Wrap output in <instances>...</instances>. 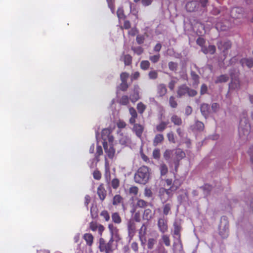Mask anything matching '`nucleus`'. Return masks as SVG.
<instances>
[{"mask_svg":"<svg viewBox=\"0 0 253 253\" xmlns=\"http://www.w3.org/2000/svg\"><path fill=\"white\" fill-rule=\"evenodd\" d=\"M157 225L159 231L163 234L168 231V221L164 216H162L158 218Z\"/></svg>","mask_w":253,"mask_h":253,"instance_id":"10","label":"nucleus"},{"mask_svg":"<svg viewBox=\"0 0 253 253\" xmlns=\"http://www.w3.org/2000/svg\"><path fill=\"white\" fill-rule=\"evenodd\" d=\"M216 50L215 46L213 45H209L208 47H202V51L206 54H213Z\"/></svg>","mask_w":253,"mask_h":253,"instance_id":"20","label":"nucleus"},{"mask_svg":"<svg viewBox=\"0 0 253 253\" xmlns=\"http://www.w3.org/2000/svg\"><path fill=\"white\" fill-rule=\"evenodd\" d=\"M84 239L88 246H91L92 245L93 241V237L91 234L86 233L84 234Z\"/></svg>","mask_w":253,"mask_h":253,"instance_id":"27","label":"nucleus"},{"mask_svg":"<svg viewBox=\"0 0 253 253\" xmlns=\"http://www.w3.org/2000/svg\"><path fill=\"white\" fill-rule=\"evenodd\" d=\"M112 220L114 224H119L122 222V218L119 214L117 212H113L112 214Z\"/></svg>","mask_w":253,"mask_h":253,"instance_id":"24","label":"nucleus"},{"mask_svg":"<svg viewBox=\"0 0 253 253\" xmlns=\"http://www.w3.org/2000/svg\"><path fill=\"white\" fill-rule=\"evenodd\" d=\"M105 177L106 179V181L107 183H110L111 180V173L110 169L108 170H105Z\"/></svg>","mask_w":253,"mask_h":253,"instance_id":"51","label":"nucleus"},{"mask_svg":"<svg viewBox=\"0 0 253 253\" xmlns=\"http://www.w3.org/2000/svg\"><path fill=\"white\" fill-rule=\"evenodd\" d=\"M197 43L200 46L202 47H206L205 46H204V44L205 42V40L202 38H199L197 41H196Z\"/></svg>","mask_w":253,"mask_h":253,"instance_id":"59","label":"nucleus"},{"mask_svg":"<svg viewBox=\"0 0 253 253\" xmlns=\"http://www.w3.org/2000/svg\"><path fill=\"white\" fill-rule=\"evenodd\" d=\"M147 204V202L141 199L138 200L137 203V206L140 208H144L146 207Z\"/></svg>","mask_w":253,"mask_h":253,"instance_id":"55","label":"nucleus"},{"mask_svg":"<svg viewBox=\"0 0 253 253\" xmlns=\"http://www.w3.org/2000/svg\"><path fill=\"white\" fill-rule=\"evenodd\" d=\"M153 1L154 0H141V2L143 6L146 7L150 5Z\"/></svg>","mask_w":253,"mask_h":253,"instance_id":"56","label":"nucleus"},{"mask_svg":"<svg viewBox=\"0 0 253 253\" xmlns=\"http://www.w3.org/2000/svg\"><path fill=\"white\" fill-rule=\"evenodd\" d=\"M129 112L131 117H137V112L134 108L130 107L129 109Z\"/></svg>","mask_w":253,"mask_h":253,"instance_id":"61","label":"nucleus"},{"mask_svg":"<svg viewBox=\"0 0 253 253\" xmlns=\"http://www.w3.org/2000/svg\"><path fill=\"white\" fill-rule=\"evenodd\" d=\"M132 129L133 132L135 133L136 135L138 137H141L143 131V127L142 126L139 124H135L134 125Z\"/></svg>","mask_w":253,"mask_h":253,"instance_id":"21","label":"nucleus"},{"mask_svg":"<svg viewBox=\"0 0 253 253\" xmlns=\"http://www.w3.org/2000/svg\"><path fill=\"white\" fill-rule=\"evenodd\" d=\"M108 229L112 238H114L118 237L119 230L114 223H109L108 225Z\"/></svg>","mask_w":253,"mask_h":253,"instance_id":"18","label":"nucleus"},{"mask_svg":"<svg viewBox=\"0 0 253 253\" xmlns=\"http://www.w3.org/2000/svg\"><path fill=\"white\" fill-rule=\"evenodd\" d=\"M106 156L110 159H112L114 156L115 150L113 147V142L106 143V142H102Z\"/></svg>","mask_w":253,"mask_h":253,"instance_id":"9","label":"nucleus"},{"mask_svg":"<svg viewBox=\"0 0 253 253\" xmlns=\"http://www.w3.org/2000/svg\"><path fill=\"white\" fill-rule=\"evenodd\" d=\"M171 121L175 125L180 126L182 124L181 119L175 115H173L171 117Z\"/></svg>","mask_w":253,"mask_h":253,"instance_id":"30","label":"nucleus"},{"mask_svg":"<svg viewBox=\"0 0 253 253\" xmlns=\"http://www.w3.org/2000/svg\"><path fill=\"white\" fill-rule=\"evenodd\" d=\"M149 77L151 79H155L157 78V73L155 71H151L149 73Z\"/></svg>","mask_w":253,"mask_h":253,"instance_id":"63","label":"nucleus"},{"mask_svg":"<svg viewBox=\"0 0 253 253\" xmlns=\"http://www.w3.org/2000/svg\"><path fill=\"white\" fill-rule=\"evenodd\" d=\"M219 108V105L216 103H213L211 104V110L213 112H216Z\"/></svg>","mask_w":253,"mask_h":253,"instance_id":"62","label":"nucleus"},{"mask_svg":"<svg viewBox=\"0 0 253 253\" xmlns=\"http://www.w3.org/2000/svg\"><path fill=\"white\" fill-rule=\"evenodd\" d=\"M160 170L162 176L166 175L168 171V168L167 166L165 164H162L160 165Z\"/></svg>","mask_w":253,"mask_h":253,"instance_id":"41","label":"nucleus"},{"mask_svg":"<svg viewBox=\"0 0 253 253\" xmlns=\"http://www.w3.org/2000/svg\"><path fill=\"white\" fill-rule=\"evenodd\" d=\"M153 156L154 159H158L160 157V151L159 149H155L153 152Z\"/></svg>","mask_w":253,"mask_h":253,"instance_id":"53","label":"nucleus"},{"mask_svg":"<svg viewBox=\"0 0 253 253\" xmlns=\"http://www.w3.org/2000/svg\"><path fill=\"white\" fill-rule=\"evenodd\" d=\"M169 103L170 106L172 108H176L177 106V103L175 98L173 96H171L169 99Z\"/></svg>","mask_w":253,"mask_h":253,"instance_id":"46","label":"nucleus"},{"mask_svg":"<svg viewBox=\"0 0 253 253\" xmlns=\"http://www.w3.org/2000/svg\"><path fill=\"white\" fill-rule=\"evenodd\" d=\"M218 48L223 53L231 47V42L229 41H221L217 43Z\"/></svg>","mask_w":253,"mask_h":253,"instance_id":"17","label":"nucleus"},{"mask_svg":"<svg viewBox=\"0 0 253 253\" xmlns=\"http://www.w3.org/2000/svg\"><path fill=\"white\" fill-rule=\"evenodd\" d=\"M192 80H193V85L197 86L199 84V76L193 72L191 73Z\"/></svg>","mask_w":253,"mask_h":253,"instance_id":"40","label":"nucleus"},{"mask_svg":"<svg viewBox=\"0 0 253 253\" xmlns=\"http://www.w3.org/2000/svg\"><path fill=\"white\" fill-rule=\"evenodd\" d=\"M149 171L148 167H140L134 175V180L136 183L145 184L149 178Z\"/></svg>","mask_w":253,"mask_h":253,"instance_id":"2","label":"nucleus"},{"mask_svg":"<svg viewBox=\"0 0 253 253\" xmlns=\"http://www.w3.org/2000/svg\"><path fill=\"white\" fill-rule=\"evenodd\" d=\"M127 230L128 236L131 238L135 231V223L133 221H129L127 223Z\"/></svg>","mask_w":253,"mask_h":253,"instance_id":"22","label":"nucleus"},{"mask_svg":"<svg viewBox=\"0 0 253 253\" xmlns=\"http://www.w3.org/2000/svg\"><path fill=\"white\" fill-rule=\"evenodd\" d=\"M167 137L170 142L174 143L175 142L174 133L172 131H170L167 133Z\"/></svg>","mask_w":253,"mask_h":253,"instance_id":"45","label":"nucleus"},{"mask_svg":"<svg viewBox=\"0 0 253 253\" xmlns=\"http://www.w3.org/2000/svg\"><path fill=\"white\" fill-rule=\"evenodd\" d=\"M120 143L123 145H126L130 143V139L128 137L125 136L123 137L120 140Z\"/></svg>","mask_w":253,"mask_h":253,"instance_id":"52","label":"nucleus"},{"mask_svg":"<svg viewBox=\"0 0 253 253\" xmlns=\"http://www.w3.org/2000/svg\"><path fill=\"white\" fill-rule=\"evenodd\" d=\"M129 75L126 73H122L120 75V78L122 82H126L127 78H128Z\"/></svg>","mask_w":253,"mask_h":253,"instance_id":"57","label":"nucleus"},{"mask_svg":"<svg viewBox=\"0 0 253 253\" xmlns=\"http://www.w3.org/2000/svg\"><path fill=\"white\" fill-rule=\"evenodd\" d=\"M125 63H130L131 62V57L129 55H125L124 57Z\"/></svg>","mask_w":253,"mask_h":253,"instance_id":"64","label":"nucleus"},{"mask_svg":"<svg viewBox=\"0 0 253 253\" xmlns=\"http://www.w3.org/2000/svg\"><path fill=\"white\" fill-rule=\"evenodd\" d=\"M208 0H200L198 1H191L187 3L186 8L189 12H193L197 10L202 11L207 5Z\"/></svg>","mask_w":253,"mask_h":253,"instance_id":"4","label":"nucleus"},{"mask_svg":"<svg viewBox=\"0 0 253 253\" xmlns=\"http://www.w3.org/2000/svg\"><path fill=\"white\" fill-rule=\"evenodd\" d=\"M208 90V87L205 84H203L201 87L200 93L201 95H203L207 93Z\"/></svg>","mask_w":253,"mask_h":253,"instance_id":"60","label":"nucleus"},{"mask_svg":"<svg viewBox=\"0 0 253 253\" xmlns=\"http://www.w3.org/2000/svg\"><path fill=\"white\" fill-rule=\"evenodd\" d=\"M140 88L138 85H134L130 94L129 98L133 103L135 102L140 99Z\"/></svg>","mask_w":253,"mask_h":253,"instance_id":"11","label":"nucleus"},{"mask_svg":"<svg viewBox=\"0 0 253 253\" xmlns=\"http://www.w3.org/2000/svg\"><path fill=\"white\" fill-rule=\"evenodd\" d=\"M123 198L119 195H115L113 198V204L114 205H118V204L122 203Z\"/></svg>","mask_w":253,"mask_h":253,"instance_id":"34","label":"nucleus"},{"mask_svg":"<svg viewBox=\"0 0 253 253\" xmlns=\"http://www.w3.org/2000/svg\"><path fill=\"white\" fill-rule=\"evenodd\" d=\"M157 89L158 93L160 96H163L165 95L167 91L166 86L163 84H159L158 86Z\"/></svg>","mask_w":253,"mask_h":253,"instance_id":"28","label":"nucleus"},{"mask_svg":"<svg viewBox=\"0 0 253 253\" xmlns=\"http://www.w3.org/2000/svg\"><path fill=\"white\" fill-rule=\"evenodd\" d=\"M172 151L170 150H167L164 154V157L166 160H169L171 157Z\"/></svg>","mask_w":253,"mask_h":253,"instance_id":"48","label":"nucleus"},{"mask_svg":"<svg viewBox=\"0 0 253 253\" xmlns=\"http://www.w3.org/2000/svg\"><path fill=\"white\" fill-rule=\"evenodd\" d=\"M239 71L234 69L230 72L231 79V83L229 84V88L231 89H238L240 87V82L238 80Z\"/></svg>","mask_w":253,"mask_h":253,"instance_id":"7","label":"nucleus"},{"mask_svg":"<svg viewBox=\"0 0 253 253\" xmlns=\"http://www.w3.org/2000/svg\"><path fill=\"white\" fill-rule=\"evenodd\" d=\"M160 243H163L167 247L170 246V241L169 236L164 233L161 236V238L160 240Z\"/></svg>","mask_w":253,"mask_h":253,"instance_id":"23","label":"nucleus"},{"mask_svg":"<svg viewBox=\"0 0 253 253\" xmlns=\"http://www.w3.org/2000/svg\"><path fill=\"white\" fill-rule=\"evenodd\" d=\"M219 234L223 238H225L228 236V224L225 217L221 218V224L219 227Z\"/></svg>","mask_w":253,"mask_h":253,"instance_id":"8","label":"nucleus"},{"mask_svg":"<svg viewBox=\"0 0 253 253\" xmlns=\"http://www.w3.org/2000/svg\"><path fill=\"white\" fill-rule=\"evenodd\" d=\"M114 238L111 237L108 243H106L103 238H100L99 240V248L101 252L105 253H112L116 249V246L114 244Z\"/></svg>","mask_w":253,"mask_h":253,"instance_id":"3","label":"nucleus"},{"mask_svg":"<svg viewBox=\"0 0 253 253\" xmlns=\"http://www.w3.org/2000/svg\"><path fill=\"white\" fill-rule=\"evenodd\" d=\"M110 182L112 187L115 189H117L120 185L119 180L117 178H114L111 180Z\"/></svg>","mask_w":253,"mask_h":253,"instance_id":"43","label":"nucleus"},{"mask_svg":"<svg viewBox=\"0 0 253 253\" xmlns=\"http://www.w3.org/2000/svg\"><path fill=\"white\" fill-rule=\"evenodd\" d=\"M173 237L174 239H180V231L181 229L180 223L178 221H175L173 223Z\"/></svg>","mask_w":253,"mask_h":253,"instance_id":"15","label":"nucleus"},{"mask_svg":"<svg viewBox=\"0 0 253 253\" xmlns=\"http://www.w3.org/2000/svg\"><path fill=\"white\" fill-rule=\"evenodd\" d=\"M251 130V125L247 118V113L244 111L240 117V121L239 126V135L240 137L245 140L247 138Z\"/></svg>","mask_w":253,"mask_h":253,"instance_id":"1","label":"nucleus"},{"mask_svg":"<svg viewBox=\"0 0 253 253\" xmlns=\"http://www.w3.org/2000/svg\"><path fill=\"white\" fill-rule=\"evenodd\" d=\"M103 153V151L102 147L100 146H98L96 147V152L95 154V157L96 159V162L99 161L98 157L102 155Z\"/></svg>","mask_w":253,"mask_h":253,"instance_id":"44","label":"nucleus"},{"mask_svg":"<svg viewBox=\"0 0 253 253\" xmlns=\"http://www.w3.org/2000/svg\"><path fill=\"white\" fill-rule=\"evenodd\" d=\"M146 109V106L144 105L142 102H140L137 104V109L139 113L142 114Z\"/></svg>","mask_w":253,"mask_h":253,"instance_id":"35","label":"nucleus"},{"mask_svg":"<svg viewBox=\"0 0 253 253\" xmlns=\"http://www.w3.org/2000/svg\"><path fill=\"white\" fill-rule=\"evenodd\" d=\"M156 243V240L154 238H149L148 240L147 247L149 249H152Z\"/></svg>","mask_w":253,"mask_h":253,"instance_id":"38","label":"nucleus"},{"mask_svg":"<svg viewBox=\"0 0 253 253\" xmlns=\"http://www.w3.org/2000/svg\"><path fill=\"white\" fill-rule=\"evenodd\" d=\"M177 92L179 97H181L187 94L188 96L193 97L195 96L197 93V92L195 90L190 89L186 85H182L179 86Z\"/></svg>","mask_w":253,"mask_h":253,"instance_id":"6","label":"nucleus"},{"mask_svg":"<svg viewBox=\"0 0 253 253\" xmlns=\"http://www.w3.org/2000/svg\"><path fill=\"white\" fill-rule=\"evenodd\" d=\"M200 109L202 114L206 118L210 113V109L209 105L206 103L202 104Z\"/></svg>","mask_w":253,"mask_h":253,"instance_id":"19","label":"nucleus"},{"mask_svg":"<svg viewBox=\"0 0 253 253\" xmlns=\"http://www.w3.org/2000/svg\"><path fill=\"white\" fill-rule=\"evenodd\" d=\"M160 58V54H157L156 55H151L150 56L149 59L150 61L153 63L157 62Z\"/></svg>","mask_w":253,"mask_h":253,"instance_id":"49","label":"nucleus"},{"mask_svg":"<svg viewBox=\"0 0 253 253\" xmlns=\"http://www.w3.org/2000/svg\"><path fill=\"white\" fill-rule=\"evenodd\" d=\"M97 194L101 201L104 200L106 197V192L101 186H99L97 189Z\"/></svg>","mask_w":253,"mask_h":253,"instance_id":"29","label":"nucleus"},{"mask_svg":"<svg viewBox=\"0 0 253 253\" xmlns=\"http://www.w3.org/2000/svg\"><path fill=\"white\" fill-rule=\"evenodd\" d=\"M131 49L133 51V52L137 54V55H140L143 52V48L140 46H132L131 47Z\"/></svg>","mask_w":253,"mask_h":253,"instance_id":"36","label":"nucleus"},{"mask_svg":"<svg viewBox=\"0 0 253 253\" xmlns=\"http://www.w3.org/2000/svg\"><path fill=\"white\" fill-rule=\"evenodd\" d=\"M172 250L173 253H184L180 239H174Z\"/></svg>","mask_w":253,"mask_h":253,"instance_id":"13","label":"nucleus"},{"mask_svg":"<svg viewBox=\"0 0 253 253\" xmlns=\"http://www.w3.org/2000/svg\"><path fill=\"white\" fill-rule=\"evenodd\" d=\"M144 194L145 197L147 198H151L152 196V192L150 188H145L144 190Z\"/></svg>","mask_w":253,"mask_h":253,"instance_id":"50","label":"nucleus"},{"mask_svg":"<svg viewBox=\"0 0 253 253\" xmlns=\"http://www.w3.org/2000/svg\"><path fill=\"white\" fill-rule=\"evenodd\" d=\"M100 216L104 218L106 221H109L110 219V215L107 211H102L100 213Z\"/></svg>","mask_w":253,"mask_h":253,"instance_id":"37","label":"nucleus"},{"mask_svg":"<svg viewBox=\"0 0 253 253\" xmlns=\"http://www.w3.org/2000/svg\"><path fill=\"white\" fill-rule=\"evenodd\" d=\"M229 79L228 76L226 75H222L218 77L214 82L216 84L222 83L226 82Z\"/></svg>","mask_w":253,"mask_h":253,"instance_id":"31","label":"nucleus"},{"mask_svg":"<svg viewBox=\"0 0 253 253\" xmlns=\"http://www.w3.org/2000/svg\"><path fill=\"white\" fill-rule=\"evenodd\" d=\"M243 9L239 7H235L231 10V16L233 18H240L243 16Z\"/></svg>","mask_w":253,"mask_h":253,"instance_id":"16","label":"nucleus"},{"mask_svg":"<svg viewBox=\"0 0 253 253\" xmlns=\"http://www.w3.org/2000/svg\"><path fill=\"white\" fill-rule=\"evenodd\" d=\"M117 13L119 19H122L124 17V10L122 7H120L118 9Z\"/></svg>","mask_w":253,"mask_h":253,"instance_id":"54","label":"nucleus"},{"mask_svg":"<svg viewBox=\"0 0 253 253\" xmlns=\"http://www.w3.org/2000/svg\"><path fill=\"white\" fill-rule=\"evenodd\" d=\"M177 186L174 185L171 186L169 189H166L164 188H161L159 189V193L160 198L162 202L164 203L166 202L172 195V192L175 190Z\"/></svg>","mask_w":253,"mask_h":253,"instance_id":"5","label":"nucleus"},{"mask_svg":"<svg viewBox=\"0 0 253 253\" xmlns=\"http://www.w3.org/2000/svg\"><path fill=\"white\" fill-rule=\"evenodd\" d=\"M152 217V211L150 209H146L143 213V218L146 220H150Z\"/></svg>","mask_w":253,"mask_h":253,"instance_id":"33","label":"nucleus"},{"mask_svg":"<svg viewBox=\"0 0 253 253\" xmlns=\"http://www.w3.org/2000/svg\"><path fill=\"white\" fill-rule=\"evenodd\" d=\"M204 128V125L202 122H200V121H197L195 123V126H194L195 129H196L198 130H199V131H201V130H203Z\"/></svg>","mask_w":253,"mask_h":253,"instance_id":"39","label":"nucleus"},{"mask_svg":"<svg viewBox=\"0 0 253 253\" xmlns=\"http://www.w3.org/2000/svg\"><path fill=\"white\" fill-rule=\"evenodd\" d=\"M171 208V204L170 203H167L163 206V213L165 215H168L170 213Z\"/></svg>","mask_w":253,"mask_h":253,"instance_id":"32","label":"nucleus"},{"mask_svg":"<svg viewBox=\"0 0 253 253\" xmlns=\"http://www.w3.org/2000/svg\"><path fill=\"white\" fill-rule=\"evenodd\" d=\"M164 139V137L162 134H157L155 136L153 140V145L155 146H157L159 144L161 143Z\"/></svg>","mask_w":253,"mask_h":253,"instance_id":"25","label":"nucleus"},{"mask_svg":"<svg viewBox=\"0 0 253 253\" xmlns=\"http://www.w3.org/2000/svg\"><path fill=\"white\" fill-rule=\"evenodd\" d=\"M93 176L94 179L99 180L101 178V174L98 170H95L93 173Z\"/></svg>","mask_w":253,"mask_h":253,"instance_id":"58","label":"nucleus"},{"mask_svg":"<svg viewBox=\"0 0 253 253\" xmlns=\"http://www.w3.org/2000/svg\"><path fill=\"white\" fill-rule=\"evenodd\" d=\"M120 104L126 105L129 103V98L127 95H123L120 100Z\"/></svg>","mask_w":253,"mask_h":253,"instance_id":"42","label":"nucleus"},{"mask_svg":"<svg viewBox=\"0 0 253 253\" xmlns=\"http://www.w3.org/2000/svg\"><path fill=\"white\" fill-rule=\"evenodd\" d=\"M169 123L168 122H161L160 124L157 125L156 126V131L162 132L167 126Z\"/></svg>","mask_w":253,"mask_h":253,"instance_id":"26","label":"nucleus"},{"mask_svg":"<svg viewBox=\"0 0 253 253\" xmlns=\"http://www.w3.org/2000/svg\"><path fill=\"white\" fill-rule=\"evenodd\" d=\"M89 227L92 231H97L100 236L102 235V232L104 230V227L103 225L95 222H91L89 224Z\"/></svg>","mask_w":253,"mask_h":253,"instance_id":"14","label":"nucleus"},{"mask_svg":"<svg viewBox=\"0 0 253 253\" xmlns=\"http://www.w3.org/2000/svg\"><path fill=\"white\" fill-rule=\"evenodd\" d=\"M128 87V85L127 84V82H122V83L118 88L121 90L125 91L127 89Z\"/></svg>","mask_w":253,"mask_h":253,"instance_id":"47","label":"nucleus"},{"mask_svg":"<svg viewBox=\"0 0 253 253\" xmlns=\"http://www.w3.org/2000/svg\"><path fill=\"white\" fill-rule=\"evenodd\" d=\"M102 142H106V143L113 142L114 138L110 133V130L108 128L103 129L101 132Z\"/></svg>","mask_w":253,"mask_h":253,"instance_id":"12","label":"nucleus"}]
</instances>
